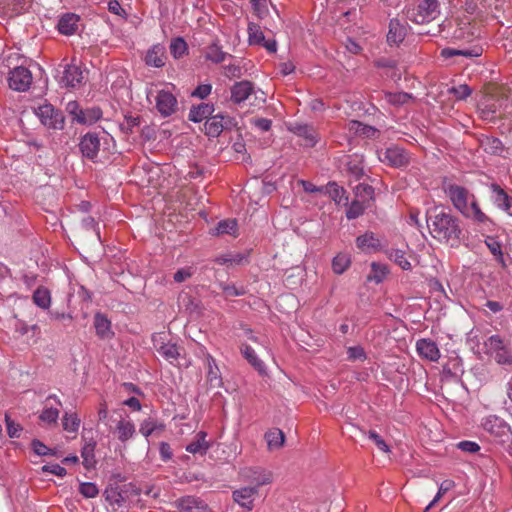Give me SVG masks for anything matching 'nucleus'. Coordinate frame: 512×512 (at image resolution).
Wrapping results in <instances>:
<instances>
[{"label":"nucleus","instance_id":"61","mask_svg":"<svg viewBox=\"0 0 512 512\" xmlns=\"http://www.w3.org/2000/svg\"><path fill=\"white\" fill-rule=\"evenodd\" d=\"M195 272L193 267H184L177 270L173 276V279L177 283H182L189 279Z\"/></svg>","mask_w":512,"mask_h":512},{"label":"nucleus","instance_id":"41","mask_svg":"<svg viewBox=\"0 0 512 512\" xmlns=\"http://www.w3.org/2000/svg\"><path fill=\"white\" fill-rule=\"evenodd\" d=\"M349 130L354 131L356 134L365 136L367 138L376 137L378 130L372 126L366 125L359 121H351L349 123Z\"/></svg>","mask_w":512,"mask_h":512},{"label":"nucleus","instance_id":"14","mask_svg":"<svg viewBox=\"0 0 512 512\" xmlns=\"http://www.w3.org/2000/svg\"><path fill=\"white\" fill-rule=\"evenodd\" d=\"M416 350L418 354L426 360L436 362L440 358V350L437 344L431 339H419L416 342Z\"/></svg>","mask_w":512,"mask_h":512},{"label":"nucleus","instance_id":"45","mask_svg":"<svg viewBox=\"0 0 512 512\" xmlns=\"http://www.w3.org/2000/svg\"><path fill=\"white\" fill-rule=\"evenodd\" d=\"M159 354L169 362L177 360L179 357V349L176 344L164 343L158 348Z\"/></svg>","mask_w":512,"mask_h":512},{"label":"nucleus","instance_id":"24","mask_svg":"<svg viewBox=\"0 0 512 512\" xmlns=\"http://www.w3.org/2000/svg\"><path fill=\"white\" fill-rule=\"evenodd\" d=\"M480 147L491 155H502L505 147L500 139L493 136H485L483 135L479 139Z\"/></svg>","mask_w":512,"mask_h":512},{"label":"nucleus","instance_id":"20","mask_svg":"<svg viewBox=\"0 0 512 512\" xmlns=\"http://www.w3.org/2000/svg\"><path fill=\"white\" fill-rule=\"evenodd\" d=\"M145 62L156 68L163 67L165 65V47L161 44L153 45L147 51Z\"/></svg>","mask_w":512,"mask_h":512},{"label":"nucleus","instance_id":"28","mask_svg":"<svg viewBox=\"0 0 512 512\" xmlns=\"http://www.w3.org/2000/svg\"><path fill=\"white\" fill-rule=\"evenodd\" d=\"M51 400H54L59 406L62 405L61 401L57 398L56 395H49L46 398V401H45L46 402V407L42 411V413L40 414L39 418H40L41 421H43L45 423H48V424L56 423L58 418H59V410L57 408H53V407H48L47 406V404Z\"/></svg>","mask_w":512,"mask_h":512},{"label":"nucleus","instance_id":"5","mask_svg":"<svg viewBox=\"0 0 512 512\" xmlns=\"http://www.w3.org/2000/svg\"><path fill=\"white\" fill-rule=\"evenodd\" d=\"M378 159L391 167H406L410 163L409 153L398 146H391L377 152Z\"/></svg>","mask_w":512,"mask_h":512},{"label":"nucleus","instance_id":"37","mask_svg":"<svg viewBox=\"0 0 512 512\" xmlns=\"http://www.w3.org/2000/svg\"><path fill=\"white\" fill-rule=\"evenodd\" d=\"M163 430H164V425L153 417H149V418L143 420L141 422L140 428H139L140 433L146 438H148L152 433H154L156 431H163Z\"/></svg>","mask_w":512,"mask_h":512},{"label":"nucleus","instance_id":"40","mask_svg":"<svg viewBox=\"0 0 512 512\" xmlns=\"http://www.w3.org/2000/svg\"><path fill=\"white\" fill-rule=\"evenodd\" d=\"M370 204L365 203V200L362 199H354L351 204L348 206L346 210V216L349 220H354L362 215L366 208L369 207Z\"/></svg>","mask_w":512,"mask_h":512},{"label":"nucleus","instance_id":"38","mask_svg":"<svg viewBox=\"0 0 512 512\" xmlns=\"http://www.w3.org/2000/svg\"><path fill=\"white\" fill-rule=\"evenodd\" d=\"M421 234L426 237V233H429L432 238L438 240L439 242H444L446 238L447 229L446 228H456L457 226H420Z\"/></svg>","mask_w":512,"mask_h":512},{"label":"nucleus","instance_id":"33","mask_svg":"<svg viewBox=\"0 0 512 512\" xmlns=\"http://www.w3.org/2000/svg\"><path fill=\"white\" fill-rule=\"evenodd\" d=\"M326 193L329 197L338 205H348V197L345 194V190L343 187H340L335 182L328 183L325 187Z\"/></svg>","mask_w":512,"mask_h":512},{"label":"nucleus","instance_id":"27","mask_svg":"<svg viewBox=\"0 0 512 512\" xmlns=\"http://www.w3.org/2000/svg\"><path fill=\"white\" fill-rule=\"evenodd\" d=\"M264 437L270 451L280 449L285 442V435L279 428L269 429Z\"/></svg>","mask_w":512,"mask_h":512},{"label":"nucleus","instance_id":"29","mask_svg":"<svg viewBox=\"0 0 512 512\" xmlns=\"http://www.w3.org/2000/svg\"><path fill=\"white\" fill-rule=\"evenodd\" d=\"M295 133L303 139V145L313 147L319 140L318 133L315 129L308 125L296 127Z\"/></svg>","mask_w":512,"mask_h":512},{"label":"nucleus","instance_id":"42","mask_svg":"<svg viewBox=\"0 0 512 512\" xmlns=\"http://www.w3.org/2000/svg\"><path fill=\"white\" fill-rule=\"evenodd\" d=\"M207 366H208V372H207V379L213 386H220L221 384V377L219 368L216 365L215 359L208 355L207 358Z\"/></svg>","mask_w":512,"mask_h":512},{"label":"nucleus","instance_id":"3","mask_svg":"<svg viewBox=\"0 0 512 512\" xmlns=\"http://www.w3.org/2000/svg\"><path fill=\"white\" fill-rule=\"evenodd\" d=\"M511 90L506 86H498L487 98L483 112L497 114L501 116L502 111H507L510 106Z\"/></svg>","mask_w":512,"mask_h":512},{"label":"nucleus","instance_id":"12","mask_svg":"<svg viewBox=\"0 0 512 512\" xmlns=\"http://www.w3.org/2000/svg\"><path fill=\"white\" fill-rule=\"evenodd\" d=\"M100 145V138L96 133H87L81 138L79 148L83 157L96 162Z\"/></svg>","mask_w":512,"mask_h":512},{"label":"nucleus","instance_id":"7","mask_svg":"<svg viewBox=\"0 0 512 512\" xmlns=\"http://www.w3.org/2000/svg\"><path fill=\"white\" fill-rule=\"evenodd\" d=\"M59 83L67 88L80 87L84 81V73L76 64H67L62 71L58 70Z\"/></svg>","mask_w":512,"mask_h":512},{"label":"nucleus","instance_id":"34","mask_svg":"<svg viewBox=\"0 0 512 512\" xmlns=\"http://www.w3.org/2000/svg\"><path fill=\"white\" fill-rule=\"evenodd\" d=\"M241 353L244 358L260 373H265V365L261 361L255 351L247 344H242L240 347Z\"/></svg>","mask_w":512,"mask_h":512},{"label":"nucleus","instance_id":"6","mask_svg":"<svg viewBox=\"0 0 512 512\" xmlns=\"http://www.w3.org/2000/svg\"><path fill=\"white\" fill-rule=\"evenodd\" d=\"M36 115L42 124L53 129H62L64 126V117L59 110H56L51 104L40 105L36 109Z\"/></svg>","mask_w":512,"mask_h":512},{"label":"nucleus","instance_id":"30","mask_svg":"<svg viewBox=\"0 0 512 512\" xmlns=\"http://www.w3.org/2000/svg\"><path fill=\"white\" fill-rule=\"evenodd\" d=\"M102 117V111L99 107H91L87 109H81V113L78 114L75 122L84 125H91L98 121Z\"/></svg>","mask_w":512,"mask_h":512},{"label":"nucleus","instance_id":"52","mask_svg":"<svg viewBox=\"0 0 512 512\" xmlns=\"http://www.w3.org/2000/svg\"><path fill=\"white\" fill-rule=\"evenodd\" d=\"M485 346L488 352L494 355L498 351L502 350L506 345L500 336L493 335L487 339Z\"/></svg>","mask_w":512,"mask_h":512},{"label":"nucleus","instance_id":"26","mask_svg":"<svg viewBox=\"0 0 512 512\" xmlns=\"http://www.w3.org/2000/svg\"><path fill=\"white\" fill-rule=\"evenodd\" d=\"M206 437V432H198L195 438L186 446V451L192 454L204 455L210 447L209 443L206 441Z\"/></svg>","mask_w":512,"mask_h":512},{"label":"nucleus","instance_id":"16","mask_svg":"<svg viewBox=\"0 0 512 512\" xmlns=\"http://www.w3.org/2000/svg\"><path fill=\"white\" fill-rule=\"evenodd\" d=\"M254 86L250 81L236 82L231 87V101L235 104H240L247 100L253 93Z\"/></svg>","mask_w":512,"mask_h":512},{"label":"nucleus","instance_id":"32","mask_svg":"<svg viewBox=\"0 0 512 512\" xmlns=\"http://www.w3.org/2000/svg\"><path fill=\"white\" fill-rule=\"evenodd\" d=\"M362 158L358 155L349 156L345 166L348 175L355 180H359L364 175Z\"/></svg>","mask_w":512,"mask_h":512},{"label":"nucleus","instance_id":"51","mask_svg":"<svg viewBox=\"0 0 512 512\" xmlns=\"http://www.w3.org/2000/svg\"><path fill=\"white\" fill-rule=\"evenodd\" d=\"M226 53L221 50V48L212 44L208 47L206 52V58L214 63H221L225 60Z\"/></svg>","mask_w":512,"mask_h":512},{"label":"nucleus","instance_id":"59","mask_svg":"<svg viewBox=\"0 0 512 512\" xmlns=\"http://www.w3.org/2000/svg\"><path fill=\"white\" fill-rule=\"evenodd\" d=\"M220 287L227 297L242 296L246 293L243 287H236L233 284L220 283Z\"/></svg>","mask_w":512,"mask_h":512},{"label":"nucleus","instance_id":"62","mask_svg":"<svg viewBox=\"0 0 512 512\" xmlns=\"http://www.w3.org/2000/svg\"><path fill=\"white\" fill-rule=\"evenodd\" d=\"M5 422L9 437L18 438L22 430L21 426L18 423H15L13 420H11L7 414L5 415Z\"/></svg>","mask_w":512,"mask_h":512},{"label":"nucleus","instance_id":"10","mask_svg":"<svg viewBox=\"0 0 512 512\" xmlns=\"http://www.w3.org/2000/svg\"><path fill=\"white\" fill-rule=\"evenodd\" d=\"M248 42L250 45H258L264 47L269 53H275L277 43L274 39H266L261 27L253 22L248 24Z\"/></svg>","mask_w":512,"mask_h":512},{"label":"nucleus","instance_id":"53","mask_svg":"<svg viewBox=\"0 0 512 512\" xmlns=\"http://www.w3.org/2000/svg\"><path fill=\"white\" fill-rule=\"evenodd\" d=\"M485 242L490 252L496 257L497 261L501 263L502 266H505L501 244L492 237H487Z\"/></svg>","mask_w":512,"mask_h":512},{"label":"nucleus","instance_id":"25","mask_svg":"<svg viewBox=\"0 0 512 512\" xmlns=\"http://www.w3.org/2000/svg\"><path fill=\"white\" fill-rule=\"evenodd\" d=\"M214 112V106L209 103H201L191 107L188 118L192 122H201L207 120Z\"/></svg>","mask_w":512,"mask_h":512},{"label":"nucleus","instance_id":"58","mask_svg":"<svg viewBox=\"0 0 512 512\" xmlns=\"http://www.w3.org/2000/svg\"><path fill=\"white\" fill-rule=\"evenodd\" d=\"M371 268L374 272V275L371 277V279H374L376 283H380L388 273L387 267L380 263L373 262L371 264Z\"/></svg>","mask_w":512,"mask_h":512},{"label":"nucleus","instance_id":"54","mask_svg":"<svg viewBox=\"0 0 512 512\" xmlns=\"http://www.w3.org/2000/svg\"><path fill=\"white\" fill-rule=\"evenodd\" d=\"M209 234L211 236H221L228 234L232 237H237L239 235V231L238 226H214L209 230Z\"/></svg>","mask_w":512,"mask_h":512},{"label":"nucleus","instance_id":"8","mask_svg":"<svg viewBox=\"0 0 512 512\" xmlns=\"http://www.w3.org/2000/svg\"><path fill=\"white\" fill-rule=\"evenodd\" d=\"M32 80L31 71L24 66H18L10 71L8 84L15 91L25 92L30 88Z\"/></svg>","mask_w":512,"mask_h":512},{"label":"nucleus","instance_id":"15","mask_svg":"<svg viewBox=\"0 0 512 512\" xmlns=\"http://www.w3.org/2000/svg\"><path fill=\"white\" fill-rule=\"evenodd\" d=\"M178 512H209L207 505L200 499L187 496L175 501Z\"/></svg>","mask_w":512,"mask_h":512},{"label":"nucleus","instance_id":"4","mask_svg":"<svg viewBox=\"0 0 512 512\" xmlns=\"http://www.w3.org/2000/svg\"><path fill=\"white\" fill-rule=\"evenodd\" d=\"M239 477L258 491L261 486L269 485L273 481L272 472L261 467H245L239 472Z\"/></svg>","mask_w":512,"mask_h":512},{"label":"nucleus","instance_id":"49","mask_svg":"<svg viewBox=\"0 0 512 512\" xmlns=\"http://www.w3.org/2000/svg\"><path fill=\"white\" fill-rule=\"evenodd\" d=\"M96 443L94 441H91L89 443H86L81 451V455L83 458V464L85 467L90 468L95 463L94 459V450H95Z\"/></svg>","mask_w":512,"mask_h":512},{"label":"nucleus","instance_id":"39","mask_svg":"<svg viewBox=\"0 0 512 512\" xmlns=\"http://www.w3.org/2000/svg\"><path fill=\"white\" fill-rule=\"evenodd\" d=\"M33 302L42 309H48L51 304L50 291L44 287H38L32 296Z\"/></svg>","mask_w":512,"mask_h":512},{"label":"nucleus","instance_id":"1","mask_svg":"<svg viewBox=\"0 0 512 512\" xmlns=\"http://www.w3.org/2000/svg\"><path fill=\"white\" fill-rule=\"evenodd\" d=\"M445 193L454 207L466 218L480 223L487 220V216L480 209L474 194L470 193L467 188L456 184H449L445 188Z\"/></svg>","mask_w":512,"mask_h":512},{"label":"nucleus","instance_id":"35","mask_svg":"<svg viewBox=\"0 0 512 512\" xmlns=\"http://www.w3.org/2000/svg\"><path fill=\"white\" fill-rule=\"evenodd\" d=\"M94 326H95L97 335L100 336L101 338H109L112 335L111 323L104 315H102V314L95 315Z\"/></svg>","mask_w":512,"mask_h":512},{"label":"nucleus","instance_id":"23","mask_svg":"<svg viewBox=\"0 0 512 512\" xmlns=\"http://www.w3.org/2000/svg\"><path fill=\"white\" fill-rule=\"evenodd\" d=\"M356 244L364 252H375L382 247L381 240L376 238L372 232L357 237Z\"/></svg>","mask_w":512,"mask_h":512},{"label":"nucleus","instance_id":"2","mask_svg":"<svg viewBox=\"0 0 512 512\" xmlns=\"http://www.w3.org/2000/svg\"><path fill=\"white\" fill-rule=\"evenodd\" d=\"M440 15V5L437 0H423L416 8L408 12V18L416 24H428Z\"/></svg>","mask_w":512,"mask_h":512},{"label":"nucleus","instance_id":"47","mask_svg":"<svg viewBox=\"0 0 512 512\" xmlns=\"http://www.w3.org/2000/svg\"><path fill=\"white\" fill-rule=\"evenodd\" d=\"M387 255H388L390 260H393L403 270L411 269V264L406 259L404 251L399 250V249H391V250L387 251Z\"/></svg>","mask_w":512,"mask_h":512},{"label":"nucleus","instance_id":"13","mask_svg":"<svg viewBox=\"0 0 512 512\" xmlns=\"http://www.w3.org/2000/svg\"><path fill=\"white\" fill-rule=\"evenodd\" d=\"M490 190V197L494 204L505 211L508 215L512 216V198L507 194V192L496 183L491 184Z\"/></svg>","mask_w":512,"mask_h":512},{"label":"nucleus","instance_id":"18","mask_svg":"<svg viewBox=\"0 0 512 512\" xmlns=\"http://www.w3.org/2000/svg\"><path fill=\"white\" fill-rule=\"evenodd\" d=\"M80 18L78 15L73 13H67L63 15L58 22V30L63 35H73L78 30V23Z\"/></svg>","mask_w":512,"mask_h":512},{"label":"nucleus","instance_id":"64","mask_svg":"<svg viewBox=\"0 0 512 512\" xmlns=\"http://www.w3.org/2000/svg\"><path fill=\"white\" fill-rule=\"evenodd\" d=\"M33 451L39 456L54 455V451L48 448L41 441L35 439L31 443Z\"/></svg>","mask_w":512,"mask_h":512},{"label":"nucleus","instance_id":"36","mask_svg":"<svg viewBox=\"0 0 512 512\" xmlns=\"http://www.w3.org/2000/svg\"><path fill=\"white\" fill-rule=\"evenodd\" d=\"M351 265V257L347 253H338L332 260V270L335 274H343Z\"/></svg>","mask_w":512,"mask_h":512},{"label":"nucleus","instance_id":"56","mask_svg":"<svg viewBox=\"0 0 512 512\" xmlns=\"http://www.w3.org/2000/svg\"><path fill=\"white\" fill-rule=\"evenodd\" d=\"M79 491L86 498H94L99 493L97 486L91 482L81 483Z\"/></svg>","mask_w":512,"mask_h":512},{"label":"nucleus","instance_id":"46","mask_svg":"<svg viewBox=\"0 0 512 512\" xmlns=\"http://www.w3.org/2000/svg\"><path fill=\"white\" fill-rule=\"evenodd\" d=\"M63 429L69 433H76L80 426V418L75 413H65L62 419Z\"/></svg>","mask_w":512,"mask_h":512},{"label":"nucleus","instance_id":"9","mask_svg":"<svg viewBox=\"0 0 512 512\" xmlns=\"http://www.w3.org/2000/svg\"><path fill=\"white\" fill-rule=\"evenodd\" d=\"M259 491L256 487L252 486H243L238 489H235L232 492V499L235 503H237L241 508L250 512L253 510L255 506V500L258 496Z\"/></svg>","mask_w":512,"mask_h":512},{"label":"nucleus","instance_id":"63","mask_svg":"<svg viewBox=\"0 0 512 512\" xmlns=\"http://www.w3.org/2000/svg\"><path fill=\"white\" fill-rule=\"evenodd\" d=\"M493 356L499 364H512V352L507 346Z\"/></svg>","mask_w":512,"mask_h":512},{"label":"nucleus","instance_id":"48","mask_svg":"<svg viewBox=\"0 0 512 512\" xmlns=\"http://www.w3.org/2000/svg\"><path fill=\"white\" fill-rule=\"evenodd\" d=\"M411 98L412 96L405 92L385 93L386 102L394 106L406 104L409 100H411Z\"/></svg>","mask_w":512,"mask_h":512},{"label":"nucleus","instance_id":"57","mask_svg":"<svg viewBox=\"0 0 512 512\" xmlns=\"http://www.w3.org/2000/svg\"><path fill=\"white\" fill-rule=\"evenodd\" d=\"M450 92L455 96L456 99L464 100L471 95L472 89L466 84H461L456 87H452Z\"/></svg>","mask_w":512,"mask_h":512},{"label":"nucleus","instance_id":"11","mask_svg":"<svg viewBox=\"0 0 512 512\" xmlns=\"http://www.w3.org/2000/svg\"><path fill=\"white\" fill-rule=\"evenodd\" d=\"M154 97L156 108L162 116L167 117L176 112L178 102L172 92L165 89L157 90Z\"/></svg>","mask_w":512,"mask_h":512},{"label":"nucleus","instance_id":"55","mask_svg":"<svg viewBox=\"0 0 512 512\" xmlns=\"http://www.w3.org/2000/svg\"><path fill=\"white\" fill-rule=\"evenodd\" d=\"M453 487H454V481H452V480L443 481L439 486L438 493L436 494L434 499L429 503V505L425 508L424 512H427L430 508H432L440 500V498L446 492H448L450 489H452Z\"/></svg>","mask_w":512,"mask_h":512},{"label":"nucleus","instance_id":"19","mask_svg":"<svg viewBox=\"0 0 512 512\" xmlns=\"http://www.w3.org/2000/svg\"><path fill=\"white\" fill-rule=\"evenodd\" d=\"M224 120L225 117L220 114L210 116L204 123L205 134L210 137L219 136L227 125V122H225Z\"/></svg>","mask_w":512,"mask_h":512},{"label":"nucleus","instance_id":"31","mask_svg":"<svg viewBox=\"0 0 512 512\" xmlns=\"http://www.w3.org/2000/svg\"><path fill=\"white\" fill-rule=\"evenodd\" d=\"M482 54V48L479 46H475L470 49H454V48H444L441 51V56L448 59L454 56H464L468 58L478 57Z\"/></svg>","mask_w":512,"mask_h":512},{"label":"nucleus","instance_id":"17","mask_svg":"<svg viewBox=\"0 0 512 512\" xmlns=\"http://www.w3.org/2000/svg\"><path fill=\"white\" fill-rule=\"evenodd\" d=\"M452 224L453 219L448 208L435 206L427 211V224Z\"/></svg>","mask_w":512,"mask_h":512},{"label":"nucleus","instance_id":"43","mask_svg":"<svg viewBox=\"0 0 512 512\" xmlns=\"http://www.w3.org/2000/svg\"><path fill=\"white\" fill-rule=\"evenodd\" d=\"M188 51V46L182 37L173 39L170 43V53L175 59L184 56Z\"/></svg>","mask_w":512,"mask_h":512},{"label":"nucleus","instance_id":"50","mask_svg":"<svg viewBox=\"0 0 512 512\" xmlns=\"http://www.w3.org/2000/svg\"><path fill=\"white\" fill-rule=\"evenodd\" d=\"M474 36L475 33L472 31L469 23H464L462 26H459L453 33V38L456 40L470 41Z\"/></svg>","mask_w":512,"mask_h":512},{"label":"nucleus","instance_id":"21","mask_svg":"<svg viewBox=\"0 0 512 512\" xmlns=\"http://www.w3.org/2000/svg\"><path fill=\"white\" fill-rule=\"evenodd\" d=\"M113 433L116 435L120 442L124 443L135 435V425L132 421L121 418L117 422Z\"/></svg>","mask_w":512,"mask_h":512},{"label":"nucleus","instance_id":"22","mask_svg":"<svg viewBox=\"0 0 512 512\" xmlns=\"http://www.w3.org/2000/svg\"><path fill=\"white\" fill-rule=\"evenodd\" d=\"M407 33L406 26L402 24L398 19H391L389 23V31L387 34V41L390 44L401 43Z\"/></svg>","mask_w":512,"mask_h":512},{"label":"nucleus","instance_id":"44","mask_svg":"<svg viewBox=\"0 0 512 512\" xmlns=\"http://www.w3.org/2000/svg\"><path fill=\"white\" fill-rule=\"evenodd\" d=\"M355 199L365 200V203L370 204L373 199L374 189L365 183H359L354 188Z\"/></svg>","mask_w":512,"mask_h":512},{"label":"nucleus","instance_id":"60","mask_svg":"<svg viewBox=\"0 0 512 512\" xmlns=\"http://www.w3.org/2000/svg\"><path fill=\"white\" fill-rule=\"evenodd\" d=\"M368 438L371 439L379 450L388 453L390 451L389 446L386 444L384 439L374 430H370L368 433Z\"/></svg>","mask_w":512,"mask_h":512}]
</instances>
